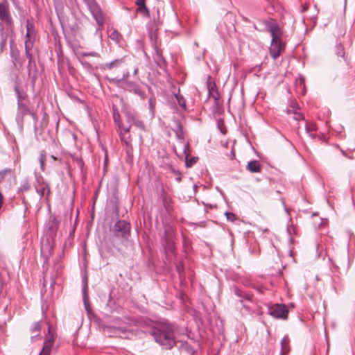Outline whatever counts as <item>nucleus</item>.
Returning a JSON list of instances; mask_svg holds the SVG:
<instances>
[{"mask_svg":"<svg viewBox=\"0 0 355 355\" xmlns=\"http://www.w3.org/2000/svg\"><path fill=\"white\" fill-rule=\"evenodd\" d=\"M270 31L272 36L270 53L272 58L275 60L284 49L285 45L282 41V31L278 25L275 24L270 27Z\"/></svg>","mask_w":355,"mask_h":355,"instance_id":"nucleus-1","label":"nucleus"},{"mask_svg":"<svg viewBox=\"0 0 355 355\" xmlns=\"http://www.w3.org/2000/svg\"><path fill=\"white\" fill-rule=\"evenodd\" d=\"M154 337L158 343L167 349L171 348L175 344L173 331L171 327L165 326L154 333Z\"/></svg>","mask_w":355,"mask_h":355,"instance_id":"nucleus-2","label":"nucleus"},{"mask_svg":"<svg viewBox=\"0 0 355 355\" xmlns=\"http://www.w3.org/2000/svg\"><path fill=\"white\" fill-rule=\"evenodd\" d=\"M127 117V122L128 123V125H124L123 123L119 124V127L120 128V136L121 141L126 145L129 146L131 143V137L129 135L130 129L132 124H134V122L135 121V117L133 115L130 114V113H127L126 114Z\"/></svg>","mask_w":355,"mask_h":355,"instance_id":"nucleus-3","label":"nucleus"},{"mask_svg":"<svg viewBox=\"0 0 355 355\" xmlns=\"http://www.w3.org/2000/svg\"><path fill=\"white\" fill-rule=\"evenodd\" d=\"M87 6L99 27H103L105 21V17L96 1H87Z\"/></svg>","mask_w":355,"mask_h":355,"instance_id":"nucleus-4","label":"nucleus"},{"mask_svg":"<svg viewBox=\"0 0 355 355\" xmlns=\"http://www.w3.org/2000/svg\"><path fill=\"white\" fill-rule=\"evenodd\" d=\"M269 313L275 318L285 320L288 318V310L284 304H272L269 307Z\"/></svg>","mask_w":355,"mask_h":355,"instance_id":"nucleus-5","label":"nucleus"},{"mask_svg":"<svg viewBox=\"0 0 355 355\" xmlns=\"http://www.w3.org/2000/svg\"><path fill=\"white\" fill-rule=\"evenodd\" d=\"M114 234L118 237L128 238L130 232V225L125 220H119L114 227Z\"/></svg>","mask_w":355,"mask_h":355,"instance_id":"nucleus-6","label":"nucleus"},{"mask_svg":"<svg viewBox=\"0 0 355 355\" xmlns=\"http://www.w3.org/2000/svg\"><path fill=\"white\" fill-rule=\"evenodd\" d=\"M26 35L27 40L25 42V49L26 54L30 57L29 51L32 49L33 45V40L35 38V33L34 25L29 20L26 22Z\"/></svg>","mask_w":355,"mask_h":355,"instance_id":"nucleus-7","label":"nucleus"},{"mask_svg":"<svg viewBox=\"0 0 355 355\" xmlns=\"http://www.w3.org/2000/svg\"><path fill=\"white\" fill-rule=\"evenodd\" d=\"M0 19L6 21L7 24H10L12 23V19L10 15L7 1H2L0 3Z\"/></svg>","mask_w":355,"mask_h":355,"instance_id":"nucleus-8","label":"nucleus"},{"mask_svg":"<svg viewBox=\"0 0 355 355\" xmlns=\"http://www.w3.org/2000/svg\"><path fill=\"white\" fill-rule=\"evenodd\" d=\"M54 340V336L53 335H49L44 341L43 348L39 355H50Z\"/></svg>","mask_w":355,"mask_h":355,"instance_id":"nucleus-9","label":"nucleus"},{"mask_svg":"<svg viewBox=\"0 0 355 355\" xmlns=\"http://www.w3.org/2000/svg\"><path fill=\"white\" fill-rule=\"evenodd\" d=\"M4 180H15V175L12 170L11 169H5L0 171V183L3 182Z\"/></svg>","mask_w":355,"mask_h":355,"instance_id":"nucleus-10","label":"nucleus"},{"mask_svg":"<svg viewBox=\"0 0 355 355\" xmlns=\"http://www.w3.org/2000/svg\"><path fill=\"white\" fill-rule=\"evenodd\" d=\"M165 234H166V241L168 245V248L171 250H173V239H174L173 230L169 227L166 229Z\"/></svg>","mask_w":355,"mask_h":355,"instance_id":"nucleus-11","label":"nucleus"},{"mask_svg":"<svg viewBox=\"0 0 355 355\" xmlns=\"http://www.w3.org/2000/svg\"><path fill=\"white\" fill-rule=\"evenodd\" d=\"M247 168L251 173H259L261 171V164L257 160L250 161L247 165Z\"/></svg>","mask_w":355,"mask_h":355,"instance_id":"nucleus-12","label":"nucleus"},{"mask_svg":"<svg viewBox=\"0 0 355 355\" xmlns=\"http://www.w3.org/2000/svg\"><path fill=\"white\" fill-rule=\"evenodd\" d=\"M137 12L143 15L144 16L148 17L149 16V12L148 9L147 8L145 1H137Z\"/></svg>","mask_w":355,"mask_h":355,"instance_id":"nucleus-13","label":"nucleus"},{"mask_svg":"<svg viewBox=\"0 0 355 355\" xmlns=\"http://www.w3.org/2000/svg\"><path fill=\"white\" fill-rule=\"evenodd\" d=\"M282 352L281 355H286L290 351L289 340L288 338H284L281 343Z\"/></svg>","mask_w":355,"mask_h":355,"instance_id":"nucleus-14","label":"nucleus"},{"mask_svg":"<svg viewBox=\"0 0 355 355\" xmlns=\"http://www.w3.org/2000/svg\"><path fill=\"white\" fill-rule=\"evenodd\" d=\"M198 161V158L197 157H192L191 159H189L188 157V156H187L186 157V166L187 167H191L195 163H196Z\"/></svg>","mask_w":355,"mask_h":355,"instance_id":"nucleus-15","label":"nucleus"},{"mask_svg":"<svg viewBox=\"0 0 355 355\" xmlns=\"http://www.w3.org/2000/svg\"><path fill=\"white\" fill-rule=\"evenodd\" d=\"M336 53L339 57H343L345 55L344 48L341 45L336 46Z\"/></svg>","mask_w":355,"mask_h":355,"instance_id":"nucleus-16","label":"nucleus"},{"mask_svg":"<svg viewBox=\"0 0 355 355\" xmlns=\"http://www.w3.org/2000/svg\"><path fill=\"white\" fill-rule=\"evenodd\" d=\"M45 159H46L45 152L44 151H42L41 153H40V164H41L42 168H43V166L44 165Z\"/></svg>","mask_w":355,"mask_h":355,"instance_id":"nucleus-17","label":"nucleus"},{"mask_svg":"<svg viewBox=\"0 0 355 355\" xmlns=\"http://www.w3.org/2000/svg\"><path fill=\"white\" fill-rule=\"evenodd\" d=\"M225 216L227 218V220L233 222L236 219V216L234 214L230 213V212H226Z\"/></svg>","mask_w":355,"mask_h":355,"instance_id":"nucleus-18","label":"nucleus"},{"mask_svg":"<svg viewBox=\"0 0 355 355\" xmlns=\"http://www.w3.org/2000/svg\"><path fill=\"white\" fill-rule=\"evenodd\" d=\"M175 97L178 101L179 105L182 107H184L185 101H184V98L182 96H179L178 95H176Z\"/></svg>","mask_w":355,"mask_h":355,"instance_id":"nucleus-19","label":"nucleus"},{"mask_svg":"<svg viewBox=\"0 0 355 355\" xmlns=\"http://www.w3.org/2000/svg\"><path fill=\"white\" fill-rule=\"evenodd\" d=\"M134 124L137 127L139 128L140 129H142V130L144 129V125L143 123L141 121H140L135 120V122H134Z\"/></svg>","mask_w":355,"mask_h":355,"instance_id":"nucleus-20","label":"nucleus"},{"mask_svg":"<svg viewBox=\"0 0 355 355\" xmlns=\"http://www.w3.org/2000/svg\"><path fill=\"white\" fill-rule=\"evenodd\" d=\"M50 193V189L48 186L44 187L41 191L42 196H44L45 193L49 194Z\"/></svg>","mask_w":355,"mask_h":355,"instance_id":"nucleus-21","label":"nucleus"},{"mask_svg":"<svg viewBox=\"0 0 355 355\" xmlns=\"http://www.w3.org/2000/svg\"><path fill=\"white\" fill-rule=\"evenodd\" d=\"M295 119L296 120H300L302 119V115L300 113H295Z\"/></svg>","mask_w":355,"mask_h":355,"instance_id":"nucleus-22","label":"nucleus"},{"mask_svg":"<svg viewBox=\"0 0 355 355\" xmlns=\"http://www.w3.org/2000/svg\"><path fill=\"white\" fill-rule=\"evenodd\" d=\"M40 324L39 322H37L35 324V330L36 332H38L40 331Z\"/></svg>","mask_w":355,"mask_h":355,"instance_id":"nucleus-23","label":"nucleus"},{"mask_svg":"<svg viewBox=\"0 0 355 355\" xmlns=\"http://www.w3.org/2000/svg\"><path fill=\"white\" fill-rule=\"evenodd\" d=\"M118 118H119V114H116L114 113V121H115L116 122H117V123H118V124H120V123H119V122L118 121V119H117Z\"/></svg>","mask_w":355,"mask_h":355,"instance_id":"nucleus-24","label":"nucleus"},{"mask_svg":"<svg viewBox=\"0 0 355 355\" xmlns=\"http://www.w3.org/2000/svg\"><path fill=\"white\" fill-rule=\"evenodd\" d=\"M3 197L2 194L0 193V209L1 208V206L3 204Z\"/></svg>","mask_w":355,"mask_h":355,"instance_id":"nucleus-25","label":"nucleus"},{"mask_svg":"<svg viewBox=\"0 0 355 355\" xmlns=\"http://www.w3.org/2000/svg\"><path fill=\"white\" fill-rule=\"evenodd\" d=\"M51 158H52L54 161L57 160V158H56L54 155H52V156H51Z\"/></svg>","mask_w":355,"mask_h":355,"instance_id":"nucleus-26","label":"nucleus"},{"mask_svg":"<svg viewBox=\"0 0 355 355\" xmlns=\"http://www.w3.org/2000/svg\"><path fill=\"white\" fill-rule=\"evenodd\" d=\"M306 10H307V8L304 6V8H303V11H305Z\"/></svg>","mask_w":355,"mask_h":355,"instance_id":"nucleus-27","label":"nucleus"}]
</instances>
